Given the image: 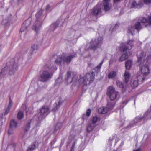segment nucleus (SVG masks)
Returning a JSON list of instances; mask_svg holds the SVG:
<instances>
[{
  "label": "nucleus",
  "instance_id": "nucleus-13",
  "mask_svg": "<svg viewBox=\"0 0 151 151\" xmlns=\"http://www.w3.org/2000/svg\"><path fill=\"white\" fill-rule=\"evenodd\" d=\"M103 5L104 9L105 11H108L112 7L111 4L110 3H103Z\"/></svg>",
  "mask_w": 151,
  "mask_h": 151
},
{
  "label": "nucleus",
  "instance_id": "nucleus-32",
  "mask_svg": "<svg viewBox=\"0 0 151 151\" xmlns=\"http://www.w3.org/2000/svg\"><path fill=\"white\" fill-rule=\"evenodd\" d=\"M62 126V123H58L56 125L55 127V129L56 131L58 129H60Z\"/></svg>",
  "mask_w": 151,
  "mask_h": 151
},
{
  "label": "nucleus",
  "instance_id": "nucleus-24",
  "mask_svg": "<svg viewBox=\"0 0 151 151\" xmlns=\"http://www.w3.org/2000/svg\"><path fill=\"white\" fill-rule=\"evenodd\" d=\"M36 142H34L29 147L27 151H32L36 148Z\"/></svg>",
  "mask_w": 151,
  "mask_h": 151
},
{
  "label": "nucleus",
  "instance_id": "nucleus-7",
  "mask_svg": "<svg viewBox=\"0 0 151 151\" xmlns=\"http://www.w3.org/2000/svg\"><path fill=\"white\" fill-rule=\"evenodd\" d=\"M133 41L130 40L127 43L123 44L120 47L121 51L124 52L129 51L133 46Z\"/></svg>",
  "mask_w": 151,
  "mask_h": 151
},
{
  "label": "nucleus",
  "instance_id": "nucleus-29",
  "mask_svg": "<svg viewBox=\"0 0 151 151\" xmlns=\"http://www.w3.org/2000/svg\"><path fill=\"white\" fill-rule=\"evenodd\" d=\"M41 27V25H40L39 26H37L36 25L34 24L32 27V29L35 30L36 33H37L38 32V31L39 30Z\"/></svg>",
  "mask_w": 151,
  "mask_h": 151
},
{
  "label": "nucleus",
  "instance_id": "nucleus-35",
  "mask_svg": "<svg viewBox=\"0 0 151 151\" xmlns=\"http://www.w3.org/2000/svg\"><path fill=\"white\" fill-rule=\"evenodd\" d=\"M60 106V101L58 102V104H56L55 106L53 107L52 110V111L54 112L57 110L59 107Z\"/></svg>",
  "mask_w": 151,
  "mask_h": 151
},
{
  "label": "nucleus",
  "instance_id": "nucleus-6",
  "mask_svg": "<svg viewBox=\"0 0 151 151\" xmlns=\"http://www.w3.org/2000/svg\"><path fill=\"white\" fill-rule=\"evenodd\" d=\"M114 106V104L108 102L107 105V107H101L98 110V113L99 114H106L108 112L109 109H112Z\"/></svg>",
  "mask_w": 151,
  "mask_h": 151
},
{
  "label": "nucleus",
  "instance_id": "nucleus-39",
  "mask_svg": "<svg viewBox=\"0 0 151 151\" xmlns=\"http://www.w3.org/2000/svg\"><path fill=\"white\" fill-rule=\"evenodd\" d=\"M35 47H36V48H37V46L35 45H33L32 46L31 48L32 50V51H33L35 50Z\"/></svg>",
  "mask_w": 151,
  "mask_h": 151
},
{
  "label": "nucleus",
  "instance_id": "nucleus-43",
  "mask_svg": "<svg viewBox=\"0 0 151 151\" xmlns=\"http://www.w3.org/2000/svg\"><path fill=\"white\" fill-rule=\"evenodd\" d=\"M114 139V138L113 137H112V138H111V137H110L109 139V142H111Z\"/></svg>",
  "mask_w": 151,
  "mask_h": 151
},
{
  "label": "nucleus",
  "instance_id": "nucleus-28",
  "mask_svg": "<svg viewBox=\"0 0 151 151\" xmlns=\"http://www.w3.org/2000/svg\"><path fill=\"white\" fill-rule=\"evenodd\" d=\"M147 116L146 114H144L143 116L137 118L136 119L137 120V122H140L142 120H145L146 119V117Z\"/></svg>",
  "mask_w": 151,
  "mask_h": 151
},
{
  "label": "nucleus",
  "instance_id": "nucleus-16",
  "mask_svg": "<svg viewBox=\"0 0 151 151\" xmlns=\"http://www.w3.org/2000/svg\"><path fill=\"white\" fill-rule=\"evenodd\" d=\"M40 112L42 114H44L47 112L49 110V109L48 106H43L40 109Z\"/></svg>",
  "mask_w": 151,
  "mask_h": 151
},
{
  "label": "nucleus",
  "instance_id": "nucleus-11",
  "mask_svg": "<svg viewBox=\"0 0 151 151\" xmlns=\"http://www.w3.org/2000/svg\"><path fill=\"white\" fill-rule=\"evenodd\" d=\"M64 54H63L58 56L56 59L55 62L58 65H61L62 63H64Z\"/></svg>",
  "mask_w": 151,
  "mask_h": 151
},
{
  "label": "nucleus",
  "instance_id": "nucleus-4",
  "mask_svg": "<svg viewBox=\"0 0 151 151\" xmlns=\"http://www.w3.org/2000/svg\"><path fill=\"white\" fill-rule=\"evenodd\" d=\"M103 40L102 37H99L97 40H92L90 42V49L95 50L98 47L102 44Z\"/></svg>",
  "mask_w": 151,
  "mask_h": 151
},
{
  "label": "nucleus",
  "instance_id": "nucleus-2",
  "mask_svg": "<svg viewBox=\"0 0 151 151\" xmlns=\"http://www.w3.org/2000/svg\"><path fill=\"white\" fill-rule=\"evenodd\" d=\"M95 73L92 72L91 74L87 73L83 78L79 79L80 84H82L83 86H86L88 84H90L93 82L95 79Z\"/></svg>",
  "mask_w": 151,
  "mask_h": 151
},
{
  "label": "nucleus",
  "instance_id": "nucleus-50",
  "mask_svg": "<svg viewBox=\"0 0 151 151\" xmlns=\"http://www.w3.org/2000/svg\"><path fill=\"white\" fill-rule=\"evenodd\" d=\"M55 56V55H53V57H54V56Z\"/></svg>",
  "mask_w": 151,
  "mask_h": 151
},
{
  "label": "nucleus",
  "instance_id": "nucleus-10",
  "mask_svg": "<svg viewBox=\"0 0 151 151\" xmlns=\"http://www.w3.org/2000/svg\"><path fill=\"white\" fill-rule=\"evenodd\" d=\"M17 123L14 120H12L10 123L9 129L8 131V134L9 135L12 133V128H16L17 126Z\"/></svg>",
  "mask_w": 151,
  "mask_h": 151
},
{
  "label": "nucleus",
  "instance_id": "nucleus-38",
  "mask_svg": "<svg viewBox=\"0 0 151 151\" xmlns=\"http://www.w3.org/2000/svg\"><path fill=\"white\" fill-rule=\"evenodd\" d=\"M144 2L145 4L150 3H151V0H144Z\"/></svg>",
  "mask_w": 151,
  "mask_h": 151
},
{
  "label": "nucleus",
  "instance_id": "nucleus-1",
  "mask_svg": "<svg viewBox=\"0 0 151 151\" xmlns=\"http://www.w3.org/2000/svg\"><path fill=\"white\" fill-rule=\"evenodd\" d=\"M141 22H137L136 23L134 27L139 32L140 29L145 27L147 25H151V16H148V19L145 17H142L139 19Z\"/></svg>",
  "mask_w": 151,
  "mask_h": 151
},
{
  "label": "nucleus",
  "instance_id": "nucleus-26",
  "mask_svg": "<svg viewBox=\"0 0 151 151\" xmlns=\"http://www.w3.org/2000/svg\"><path fill=\"white\" fill-rule=\"evenodd\" d=\"M142 75V76L137 75V80L138 82H142L144 80L145 76H144L143 75Z\"/></svg>",
  "mask_w": 151,
  "mask_h": 151
},
{
  "label": "nucleus",
  "instance_id": "nucleus-31",
  "mask_svg": "<svg viewBox=\"0 0 151 151\" xmlns=\"http://www.w3.org/2000/svg\"><path fill=\"white\" fill-rule=\"evenodd\" d=\"M138 81H134L132 83L131 85V86L133 88H135L138 85Z\"/></svg>",
  "mask_w": 151,
  "mask_h": 151
},
{
  "label": "nucleus",
  "instance_id": "nucleus-51",
  "mask_svg": "<svg viewBox=\"0 0 151 151\" xmlns=\"http://www.w3.org/2000/svg\"><path fill=\"white\" fill-rule=\"evenodd\" d=\"M12 60L13 61H14V60L13 59H12Z\"/></svg>",
  "mask_w": 151,
  "mask_h": 151
},
{
  "label": "nucleus",
  "instance_id": "nucleus-47",
  "mask_svg": "<svg viewBox=\"0 0 151 151\" xmlns=\"http://www.w3.org/2000/svg\"><path fill=\"white\" fill-rule=\"evenodd\" d=\"M70 151H73V150L72 149Z\"/></svg>",
  "mask_w": 151,
  "mask_h": 151
},
{
  "label": "nucleus",
  "instance_id": "nucleus-25",
  "mask_svg": "<svg viewBox=\"0 0 151 151\" xmlns=\"http://www.w3.org/2000/svg\"><path fill=\"white\" fill-rule=\"evenodd\" d=\"M103 63V61H101L96 67L95 68L94 70L96 73H98L100 71L101 66Z\"/></svg>",
  "mask_w": 151,
  "mask_h": 151
},
{
  "label": "nucleus",
  "instance_id": "nucleus-37",
  "mask_svg": "<svg viewBox=\"0 0 151 151\" xmlns=\"http://www.w3.org/2000/svg\"><path fill=\"white\" fill-rule=\"evenodd\" d=\"M15 65L14 63H13V64L12 65V67L13 68V69L12 70L10 71L9 72L10 75H12V73H13V71H14V66Z\"/></svg>",
  "mask_w": 151,
  "mask_h": 151
},
{
  "label": "nucleus",
  "instance_id": "nucleus-21",
  "mask_svg": "<svg viewBox=\"0 0 151 151\" xmlns=\"http://www.w3.org/2000/svg\"><path fill=\"white\" fill-rule=\"evenodd\" d=\"M27 22V20L25 21V22L22 25L20 29V31L22 32H24L25 30H26L27 28L28 25H25L26 23Z\"/></svg>",
  "mask_w": 151,
  "mask_h": 151
},
{
  "label": "nucleus",
  "instance_id": "nucleus-15",
  "mask_svg": "<svg viewBox=\"0 0 151 151\" xmlns=\"http://www.w3.org/2000/svg\"><path fill=\"white\" fill-rule=\"evenodd\" d=\"M124 76L125 83H127L129 81L130 74L129 72L125 71L124 73Z\"/></svg>",
  "mask_w": 151,
  "mask_h": 151
},
{
  "label": "nucleus",
  "instance_id": "nucleus-48",
  "mask_svg": "<svg viewBox=\"0 0 151 151\" xmlns=\"http://www.w3.org/2000/svg\"><path fill=\"white\" fill-rule=\"evenodd\" d=\"M2 71L0 73V75H1V74H2Z\"/></svg>",
  "mask_w": 151,
  "mask_h": 151
},
{
  "label": "nucleus",
  "instance_id": "nucleus-17",
  "mask_svg": "<svg viewBox=\"0 0 151 151\" xmlns=\"http://www.w3.org/2000/svg\"><path fill=\"white\" fill-rule=\"evenodd\" d=\"M12 101L11 99V98H9V104L7 107V108L6 110L5 113H4L5 115L7 114L9 112V111L10 110V109L12 106Z\"/></svg>",
  "mask_w": 151,
  "mask_h": 151
},
{
  "label": "nucleus",
  "instance_id": "nucleus-42",
  "mask_svg": "<svg viewBox=\"0 0 151 151\" xmlns=\"http://www.w3.org/2000/svg\"><path fill=\"white\" fill-rule=\"evenodd\" d=\"M121 0H113L114 3H116L121 1Z\"/></svg>",
  "mask_w": 151,
  "mask_h": 151
},
{
  "label": "nucleus",
  "instance_id": "nucleus-30",
  "mask_svg": "<svg viewBox=\"0 0 151 151\" xmlns=\"http://www.w3.org/2000/svg\"><path fill=\"white\" fill-rule=\"evenodd\" d=\"M23 112L22 111H20L18 113L17 117L18 119L20 120L22 119L23 117Z\"/></svg>",
  "mask_w": 151,
  "mask_h": 151
},
{
  "label": "nucleus",
  "instance_id": "nucleus-34",
  "mask_svg": "<svg viewBox=\"0 0 151 151\" xmlns=\"http://www.w3.org/2000/svg\"><path fill=\"white\" fill-rule=\"evenodd\" d=\"M31 121V120L28 122L27 124L26 127L25 128V131H27L29 130L30 128Z\"/></svg>",
  "mask_w": 151,
  "mask_h": 151
},
{
  "label": "nucleus",
  "instance_id": "nucleus-45",
  "mask_svg": "<svg viewBox=\"0 0 151 151\" xmlns=\"http://www.w3.org/2000/svg\"><path fill=\"white\" fill-rule=\"evenodd\" d=\"M50 8V6L49 5H48L46 7V9L47 10H48Z\"/></svg>",
  "mask_w": 151,
  "mask_h": 151
},
{
  "label": "nucleus",
  "instance_id": "nucleus-23",
  "mask_svg": "<svg viewBox=\"0 0 151 151\" xmlns=\"http://www.w3.org/2000/svg\"><path fill=\"white\" fill-rule=\"evenodd\" d=\"M96 126V125H93L91 123L87 127L86 130L87 132H90L94 129Z\"/></svg>",
  "mask_w": 151,
  "mask_h": 151
},
{
  "label": "nucleus",
  "instance_id": "nucleus-5",
  "mask_svg": "<svg viewBox=\"0 0 151 151\" xmlns=\"http://www.w3.org/2000/svg\"><path fill=\"white\" fill-rule=\"evenodd\" d=\"M118 94L119 92L115 91V88L112 86H109L108 87L107 94L111 100L113 101L115 99Z\"/></svg>",
  "mask_w": 151,
  "mask_h": 151
},
{
  "label": "nucleus",
  "instance_id": "nucleus-18",
  "mask_svg": "<svg viewBox=\"0 0 151 151\" xmlns=\"http://www.w3.org/2000/svg\"><path fill=\"white\" fill-rule=\"evenodd\" d=\"M132 61L131 60H128L125 63V66L127 70H130L132 65Z\"/></svg>",
  "mask_w": 151,
  "mask_h": 151
},
{
  "label": "nucleus",
  "instance_id": "nucleus-41",
  "mask_svg": "<svg viewBox=\"0 0 151 151\" xmlns=\"http://www.w3.org/2000/svg\"><path fill=\"white\" fill-rule=\"evenodd\" d=\"M111 0H103V3H110Z\"/></svg>",
  "mask_w": 151,
  "mask_h": 151
},
{
  "label": "nucleus",
  "instance_id": "nucleus-19",
  "mask_svg": "<svg viewBox=\"0 0 151 151\" xmlns=\"http://www.w3.org/2000/svg\"><path fill=\"white\" fill-rule=\"evenodd\" d=\"M100 119L99 117L96 116H93L91 119V123L93 125H95L97 122L100 121Z\"/></svg>",
  "mask_w": 151,
  "mask_h": 151
},
{
  "label": "nucleus",
  "instance_id": "nucleus-3",
  "mask_svg": "<svg viewBox=\"0 0 151 151\" xmlns=\"http://www.w3.org/2000/svg\"><path fill=\"white\" fill-rule=\"evenodd\" d=\"M45 68L47 70L43 71L41 73L40 76V77L42 79L43 81H47L51 77L49 73L51 72L53 70V67H50L46 65Z\"/></svg>",
  "mask_w": 151,
  "mask_h": 151
},
{
  "label": "nucleus",
  "instance_id": "nucleus-9",
  "mask_svg": "<svg viewBox=\"0 0 151 151\" xmlns=\"http://www.w3.org/2000/svg\"><path fill=\"white\" fill-rule=\"evenodd\" d=\"M92 14L95 16H97L101 13V9L100 6L97 4L92 10Z\"/></svg>",
  "mask_w": 151,
  "mask_h": 151
},
{
  "label": "nucleus",
  "instance_id": "nucleus-14",
  "mask_svg": "<svg viewBox=\"0 0 151 151\" xmlns=\"http://www.w3.org/2000/svg\"><path fill=\"white\" fill-rule=\"evenodd\" d=\"M91 113V110L90 109L88 108L86 110V114H84L82 116V119L83 120L87 119V118L86 117V116L87 117H89Z\"/></svg>",
  "mask_w": 151,
  "mask_h": 151
},
{
  "label": "nucleus",
  "instance_id": "nucleus-49",
  "mask_svg": "<svg viewBox=\"0 0 151 151\" xmlns=\"http://www.w3.org/2000/svg\"><path fill=\"white\" fill-rule=\"evenodd\" d=\"M117 24H116L115 26V27L116 26H117Z\"/></svg>",
  "mask_w": 151,
  "mask_h": 151
},
{
  "label": "nucleus",
  "instance_id": "nucleus-8",
  "mask_svg": "<svg viewBox=\"0 0 151 151\" xmlns=\"http://www.w3.org/2000/svg\"><path fill=\"white\" fill-rule=\"evenodd\" d=\"M71 72L70 71H68L66 74V77L65 78V81L69 83H70L73 81H76L78 78L76 73H73L72 75L73 76L72 78H71Z\"/></svg>",
  "mask_w": 151,
  "mask_h": 151
},
{
  "label": "nucleus",
  "instance_id": "nucleus-20",
  "mask_svg": "<svg viewBox=\"0 0 151 151\" xmlns=\"http://www.w3.org/2000/svg\"><path fill=\"white\" fill-rule=\"evenodd\" d=\"M128 56L127 53L123 54L119 60V61L122 62L128 58Z\"/></svg>",
  "mask_w": 151,
  "mask_h": 151
},
{
  "label": "nucleus",
  "instance_id": "nucleus-44",
  "mask_svg": "<svg viewBox=\"0 0 151 151\" xmlns=\"http://www.w3.org/2000/svg\"><path fill=\"white\" fill-rule=\"evenodd\" d=\"M141 149L140 148H138L137 150H134L133 151H141Z\"/></svg>",
  "mask_w": 151,
  "mask_h": 151
},
{
  "label": "nucleus",
  "instance_id": "nucleus-40",
  "mask_svg": "<svg viewBox=\"0 0 151 151\" xmlns=\"http://www.w3.org/2000/svg\"><path fill=\"white\" fill-rule=\"evenodd\" d=\"M42 14V11H39L37 13V14H36V16L37 17L39 15H40V14Z\"/></svg>",
  "mask_w": 151,
  "mask_h": 151
},
{
  "label": "nucleus",
  "instance_id": "nucleus-36",
  "mask_svg": "<svg viewBox=\"0 0 151 151\" xmlns=\"http://www.w3.org/2000/svg\"><path fill=\"white\" fill-rule=\"evenodd\" d=\"M117 85L120 88H123L124 85L122 83L119 81L116 82Z\"/></svg>",
  "mask_w": 151,
  "mask_h": 151
},
{
  "label": "nucleus",
  "instance_id": "nucleus-22",
  "mask_svg": "<svg viewBox=\"0 0 151 151\" xmlns=\"http://www.w3.org/2000/svg\"><path fill=\"white\" fill-rule=\"evenodd\" d=\"M116 75V71H113L111 72L108 75V77L109 79L115 77Z\"/></svg>",
  "mask_w": 151,
  "mask_h": 151
},
{
  "label": "nucleus",
  "instance_id": "nucleus-27",
  "mask_svg": "<svg viewBox=\"0 0 151 151\" xmlns=\"http://www.w3.org/2000/svg\"><path fill=\"white\" fill-rule=\"evenodd\" d=\"M128 30L130 32L132 35H133L134 33L135 30L136 29L134 27H132V26H129L128 27Z\"/></svg>",
  "mask_w": 151,
  "mask_h": 151
},
{
  "label": "nucleus",
  "instance_id": "nucleus-46",
  "mask_svg": "<svg viewBox=\"0 0 151 151\" xmlns=\"http://www.w3.org/2000/svg\"><path fill=\"white\" fill-rule=\"evenodd\" d=\"M127 102H124V101H122V104H126L127 103Z\"/></svg>",
  "mask_w": 151,
  "mask_h": 151
},
{
  "label": "nucleus",
  "instance_id": "nucleus-33",
  "mask_svg": "<svg viewBox=\"0 0 151 151\" xmlns=\"http://www.w3.org/2000/svg\"><path fill=\"white\" fill-rule=\"evenodd\" d=\"M138 5L136 1L134 0H133L131 3V8H137L138 7Z\"/></svg>",
  "mask_w": 151,
  "mask_h": 151
},
{
  "label": "nucleus",
  "instance_id": "nucleus-12",
  "mask_svg": "<svg viewBox=\"0 0 151 151\" xmlns=\"http://www.w3.org/2000/svg\"><path fill=\"white\" fill-rule=\"evenodd\" d=\"M76 55H70L65 57V55L64 54V62L67 64H69L71 61L72 59L76 57Z\"/></svg>",
  "mask_w": 151,
  "mask_h": 151
}]
</instances>
